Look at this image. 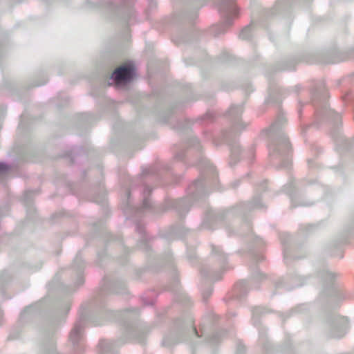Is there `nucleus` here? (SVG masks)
<instances>
[{
	"label": "nucleus",
	"instance_id": "obj_1",
	"mask_svg": "<svg viewBox=\"0 0 354 354\" xmlns=\"http://www.w3.org/2000/svg\"><path fill=\"white\" fill-rule=\"evenodd\" d=\"M133 67L131 66H120L116 68L113 77L117 86L122 83H126L131 80L133 76Z\"/></svg>",
	"mask_w": 354,
	"mask_h": 354
},
{
	"label": "nucleus",
	"instance_id": "obj_3",
	"mask_svg": "<svg viewBox=\"0 0 354 354\" xmlns=\"http://www.w3.org/2000/svg\"><path fill=\"white\" fill-rule=\"evenodd\" d=\"M7 170V167L4 164L0 163V174L4 173Z\"/></svg>",
	"mask_w": 354,
	"mask_h": 354
},
{
	"label": "nucleus",
	"instance_id": "obj_2",
	"mask_svg": "<svg viewBox=\"0 0 354 354\" xmlns=\"http://www.w3.org/2000/svg\"><path fill=\"white\" fill-rule=\"evenodd\" d=\"M80 333V328L75 326L74 328L71 330L70 337L71 339L75 338L78 336L79 333Z\"/></svg>",
	"mask_w": 354,
	"mask_h": 354
}]
</instances>
